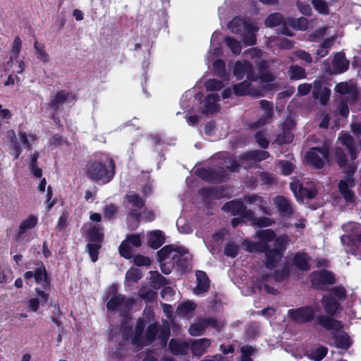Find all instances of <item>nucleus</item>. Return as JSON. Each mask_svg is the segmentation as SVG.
<instances>
[{"label":"nucleus","instance_id":"nucleus-42","mask_svg":"<svg viewBox=\"0 0 361 361\" xmlns=\"http://www.w3.org/2000/svg\"><path fill=\"white\" fill-rule=\"evenodd\" d=\"M87 237L95 243H100L103 240L104 235L96 226L90 228L87 232Z\"/></svg>","mask_w":361,"mask_h":361},{"label":"nucleus","instance_id":"nucleus-32","mask_svg":"<svg viewBox=\"0 0 361 361\" xmlns=\"http://www.w3.org/2000/svg\"><path fill=\"white\" fill-rule=\"evenodd\" d=\"M164 243V237L160 231H154L150 233L148 243L152 248L157 249Z\"/></svg>","mask_w":361,"mask_h":361},{"label":"nucleus","instance_id":"nucleus-38","mask_svg":"<svg viewBox=\"0 0 361 361\" xmlns=\"http://www.w3.org/2000/svg\"><path fill=\"white\" fill-rule=\"evenodd\" d=\"M34 280L37 283H41L44 287L48 286L47 275L45 267L43 265L35 269Z\"/></svg>","mask_w":361,"mask_h":361},{"label":"nucleus","instance_id":"nucleus-18","mask_svg":"<svg viewBox=\"0 0 361 361\" xmlns=\"http://www.w3.org/2000/svg\"><path fill=\"white\" fill-rule=\"evenodd\" d=\"M287 26H291L293 28L300 30H305L308 27V21L307 18L304 17L298 18L292 17L288 18L284 22L283 30H281L280 33L290 35V32L288 30Z\"/></svg>","mask_w":361,"mask_h":361},{"label":"nucleus","instance_id":"nucleus-35","mask_svg":"<svg viewBox=\"0 0 361 361\" xmlns=\"http://www.w3.org/2000/svg\"><path fill=\"white\" fill-rule=\"evenodd\" d=\"M286 20H283V16L279 13H274L272 14H270L265 20V25L267 27H271L280 25L281 23L283 25L284 24V22ZM282 28H283V25L282 26ZM283 30V29H281Z\"/></svg>","mask_w":361,"mask_h":361},{"label":"nucleus","instance_id":"nucleus-10","mask_svg":"<svg viewBox=\"0 0 361 361\" xmlns=\"http://www.w3.org/2000/svg\"><path fill=\"white\" fill-rule=\"evenodd\" d=\"M141 244L140 235H129L119 246V252L125 258L130 259L133 255L134 248L140 247Z\"/></svg>","mask_w":361,"mask_h":361},{"label":"nucleus","instance_id":"nucleus-61","mask_svg":"<svg viewBox=\"0 0 361 361\" xmlns=\"http://www.w3.org/2000/svg\"><path fill=\"white\" fill-rule=\"evenodd\" d=\"M139 295L145 300H152L155 298L156 293L151 288H142L140 290Z\"/></svg>","mask_w":361,"mask_h":361},{"label":"nucleus","instance_id":"nucleus-14","mask_svg":"<svg viewBox=\"0 0 361 361\" xmlns=\"http://www.w3.org/2000/svg\"><path fill=\"white\" fill-rule=\"evenodd\" d=\"M259 105L264 113L257 121L253 123L252 125V128H258L260 126L269 123L274 116V104L272 102L261 100Z\"/></svg>","mask_w":361,"mask_h":361},{"label":"nucleus","instance_id":"nucleus-58","mask_svg":"<svg viewBox=\"0 0 361 361\" xmlns=\"http://www.w3.org/2000/svg\"><path fill=\"white\" fill-rule=\"evenodd\" d=\"M207 324V328L209 326H212V328L219 331L223 328L225 325L224 321L217 320L214 318L205 319Z\"/></svg>","mask_w":361,"mask_h":361},{"label":"nucleus","instance_id":"nucleus-47","mask_svg":"<svg viewBox=\"0 0 361 361\" xmlns=\"http://www.w3.org/2000/svg\"><path fill=\"white\" fill-rule=\"evenodd\" d=\"M241 359L240 361H253L250 356L256 353V350L251 345H243L240 348Z\"/></svg>","mask_w":361,"mask_h":361},{"label":"nucleus","instance_id":"nucleus-26","mask_svg":"<svg viewBox=\"0 0 361 361\" xmlns=\"http://www.w3.org/2000/svg\"><path fill=\"white\" fill-rule=\"evenodd\" d=\"M332 66L335 73L339 74L345 72L348 68L349 63L344 56V54L337 53L332 61Z\"/></svg>","mask_w":361,"mask_h":361},{"label":"nucleus","instance_id":"nucleus-22","mask_svg":"<svg viewBox=\"0 0 361 361\" xmlns=\"http://www.w3.org/2000/svg\"><path fill=\"white\" fill-rule=\"evenodd\" d=\"M333 338L334 345L338 348L347 350L351 345L349 336L341 329L333 332Z\"/></svg>","mask_w":361,"mask_h":361},{"label":"nucleus","instance_id":"nucleus-49","mask_svg":"<svg viewBox=\"0 0 361 361\" xmlns=\"http://www.w3.org/2000/svg\"><path fill=\"white\" fill-rule=\"evenodd\" d=\"M126 198L129 203L137 208L140 209L144 204L143 200L133 192L127 194Z\"/></svg>","mask_w":361,"mask_h":361},{"label":"nucleus","instance_id":"nucleus-16","mask_svg":"<svg viewBox=\"0 0 361 361\" xmlns=\"http://www.w3.org/2000/svg\"><path fill=\"white\" fill-rule=\"evenodd\" d=\"M312 281L315 287L319 285L334 284L336 282L333 273L325 269L314 271L312 274Z\"/></svg>","mask_w":361,"mask_h":361},{"label":"nucleus","instance_id":"nucleus-2","mask_svg":"<svg viewBox=\"0 0 361 361\" xmlns=\"http://www.w3.org/2000/svg\"><path fill=\"white\" fill-rule=\"evenodd\" d=\"M338 140L342 145H344L350 156V160H348L346 154L340 147H336L335 157L339 166L343 172L348 175L346 180H341L338 183V188L341 194L347 202L355 200V193L351 188L353 187L352 176L355 173L357 166L353 161L357 158L356 145L353 137L347 133H341Z\"/></svg>","mask_w":361,"mask_h":361},{"label":"nucleus","instance_id":"nucleus-48","mask_svg":"<svg viewBox=\"0 0 361 361\" xmlns=\"http://www.w3.org/2000/svg\"><path fill=\"white\" fill-rule=\"evenodd\" d=\"M101 245L99 243H88L87 245V250L88 252V254L91 258V260L93 262H95L98 259V252L99 250L100 249Z\"/></svg>","mask_w":361,"mask_h":361},{"label":"nucleus","instance_id":"nucleus-1","mask_svg":"<svg viewBox=\"0 0 361 361\" xmlns=\"http://www.w3.org/2000/svg\"><path fill=\"white\" fill-rule=\"evenodd\" d=\"M258 242L245 240L243 243V248L250 252H264L266 256V267L272 269L281 259L283 251L290 241L287 235L276 237L271 229H264L255 233Z\"/></svg>","mask_w":361,"mask_h":361},{"label":"nucleus","instance_id":"nucleus-11","mask_svg":"<svg viewBox=\"0 0 361 361\" xmlns=\"http://www.w3.org/2000/svg\"><path fill=\"white\" fill-rule=\"evenodd\" d=\"M37 216L30 214L26 219L23 220L15 235V239L18 242L23 241L29 236V231L35 228L37 224Z\"/></svg>","mask_w":361,"mask_h":361},{"label":"nucleus","instance_id":"nucleus-39","mask_svg":"<svg viewBox=\"0 0 361 361\" xmlns=\"http://www.w3.org/2000/svg\"><path fill=\"white\" fill-rule=\"evenodd\" d=\"M335 91L341 94H351L355 97V88L353 84L347 82H340L335 87Z\"/></svg>","mask_w":361,"mask_h":361},{"label":"nucleus","instance_id":"nucleus-36","mask_svg":"<svg viewBox=\"0 0 361 361\" xmlns=\"http://www.w3.org/2000/svg\"><path fill=\"white\" fill-rule=\"evenodd\" d=\"M34 48L35 49V56L39 60L44 63H47L49 61V54L45 51V47L43 44L35 41Z\"/></svg>","mask_w":361,"mask_h":361},{"label":"nucleus","instance_id":"nucleus-57","mask_svg":"<svg viewBox=\"0 0 361 361\" xmlns=\"http://www.w3.org/2000/svg\"><path fill=\"white\" fill-rule=\"evenodd\" d=\"M281 172L284 175H289L292 173L294 169L293 164L286 160L280 161L279 163Z\"/></svg>","mask_w":361,"mask_h":361},{"label":"nucleus","instance_id":"nucleus-50","mask_svg":"<svg viewBox=\"0 0 361 361\" xmlns=\"http://www.w3.org/2000/svg\"><path fill=\"white\" fill-rule=\"evenodd\" d=\"M13 279L11 269L6 266L0 265V283H8Z\"/></svg>","mask_w":361,"mask_h":361},{"label":"nucleus","instance_id":"nucleus-4","mask_svg":"<svg viewBox=\"0 0 361 361\" xmlns=\"http://www.w3.org/2000/svg\"><path fill=\"white\" fill-rule=\"evenodd\" d=\"M86 175L88 178L107 183L113 178L115 173V165L111 158L90 161L87 164Z\"/></svg>","mask_w":361,"mask_h":361},{"label":"nucleus","instance_id":"nucleus-8","mask_svg":"<svg viewBox=\"0 0 361 361\" xmlns=\"http://www.w3.org/2000/svg\"><path fill=\"white\" fill-rule=\"evenodd\" d=\"M290 188L298 201H302L305 197L312 199L317 195V190L312 183L304 186L299 180H294L291 182Z\"/></svg>","mask_w":361,"mask_h":361},{"label":"nucleus","instance_id":"nucleus-43","mask_svg":"<svg viewBox=\"0 0 361 361\" xmlns=\"http://www.w3.org/2000/svg\"><path fill=\"white\" fill-rule=\"evenodd\" d=\"M142 277L141 271L137 268H131L126 274V281L137 283Z\"/></svg>","mask_w":361,"mask_h":361},{"label":"nucleus","instance_id":"nucleus-63","mask_svg":"<svg viewBox=\"0 0 361 361\" xmlns=\"http://www.w3.org/2000/svg\"><path fill=\"white\" fill-rule=\"evenodd\" d=\"M103 212H104V216L106 218L110 219L115 214H116L117 207L113 204H108L104 207Z\"/></svg>","mask_w":361,"mask_h":361},{"label":"nucleus","instance_id":"nucleus-24","mask_svg":"<svg viewBox=\"0 0 361 361\" xmlns=\"http://www.w3.org/2000/svg\"><path fill=\"white\" fill-rule=\"evenodd\" d=\"M169 348L173 355H185L190 348V343L184 341L171 339Z\"/></svg>","mask_w":361,"mask_h":361},{"label":"nucleus","instance_id":"nucleus-54","mask_svg":"<svg viewBox=\"0 0 361 361\" xmlns=\"http://www.w3.org/2000/svg\"><path fill=\"white\" fill-rule=\"evenodd\" d=\"M207 90L218 91L224 87L222 82L216 79H210L205 83Z\"/></svg>","mask_w":361,"mask_h":361},{"label":"nucleus","instance_id":"nucleus-7","mask_svg":"<svg viewBox=\"0 0 361 361\" xmlns=\"http://www.w3.org/2000/svg\"><path fill=\"white\" fill-rule=\"evenodd\" d=\"M116 286L109 288V294L114 295L107 303V308L110 310H118L121 317H127L128 311L133 306V299H126L123 295L116 294Z\"/></svg>","mask_w":361,"mask_h":361},{"label":"nucleus","instance_id":"nucleus-3","mask_svg":"<svg viewBox=\"0 0 361 361\" xmlns=\"http://www.w3.org/2000/svg\"><path fill=\"white\" fill-rule=\"evenodd\" d=\"M145 326L144 319H139L136 323L132 343L137 347L151 344L158 336L162 345H165L170 335V328L168 322H164L161 326L157 324H151L147 328L145 334L143 331Z\"/></svg>","mask_w":361,"mask_h":361},{"label":"nucleus","instance_id":"nucleus-37","mask_svg":"<svg viewBox=\"0 0 361 361\" xmlns=\"http://www.w3.org/2000/svg\"><path fill=\"white\" fill-rule=\"evenodd\" d=\"M200 176L209 182L219 181L224 178V174L213 170H203L200 173Z\"/></svg>","mask_w":361,"mask_h":361},{"label":"nucleus","instance_id":"nucleus-41","mask_svg":"<svg viewBox=\"0 0 361 361\" xmlns=\"http://www.w3.org/2000/svg\"><path fill=\"white\" fill-rule=\"evenodd\" d=\"M195 308L194 303L191 302H185L180 304L177 308V314L181 317L187 316L192 312Z\"/></svg>","mask_w":361,"mask_h":361},{"label":"nucleus","instance_id":"nucleus-64","mask_svg":"<svg viewBox=\"0 0 361 361\" xmlns=\"http://www.w3.org/2000/svg\"><path fill=\"white\" fill-rule=\"evenodd\" d=\"M295 55L300 59L304 61L307 63H311L312 62V58L311 57L310 54L306 52L303 50H298L295 52Z\"/></svg>","mask_w":361,"mask_h":361},{"label":"nucleus","instance_id":"nucleus-40","mask_svg":"<svg viewBox=\"0 0 361 361\" xmlns=\"http://www.w3.org/2000/svg\"><path fill=\"white\" fill-rule=\"evenodd\" d=\"M327 351V348L322 346L310 352L307 356L312 360L321 361L326 355Z\"/></svg>","mask_w":361,"mask_h":361},{"label":"nucleus","instance_id":"nucleus-60","mask_svg":"<svg viewBox=\"0 0 361 361\" xmlns=\"http://www.w3.org/2000/svg\"><path fill=\"white\" fill-rule=\"evenodd\" d=\"M18 58H16L13 55L11 54L10 59H9L8 61L7 62V65L9 67H13L14 61L18 62V69L16 71V73H22L25 70V64L22 60L18 61Z\"/></svg>","mask_w":361,"mask_h":361},{"label":"nucleus","instance_id":"nucleus-45","mask_svg":"<svg viewBox=\"0 0 361 361\" xmlns=\"http://www.w3.org/2000/svg\"><path fill=\"white\" fill-rule=\"evenodd\" d=\"M250 82L245 80L233 87V92L236 95L242 96L250 93Z\"/></svg>","mask_w":361,"mask_h":361},{"label":"nucleus","instance_id":"nucleus-28","mask_svg":"<svg viewBox=\"0 0 361 361\" xmlns=\"http://www.w3.org/2000/svg\"><path fill=\"white\" fill-rule=\"evenodd\" d=\"M219 100V96L217 94H209L204 100V112L206 114H213L216 112L219 109L217 104Z\"/></svg>","mask_w":361,"mask_h":361},{"label":"nucleus","instance_id":"nucleus-62","mask_svg":"<svg viewBox=\"0 0 361 361\" xmlns=\"http://www.w3.org/2000/svg\"><path fill=\"white\" fill-rule=\"evenodd\" d=\"M166 281L165 277L161 276L159 273H153L152 276V283L154 288L159 287V286L164 284Z\"/></svg>","mask_w":361,"mask_h":361},{"label":"nucleus","instance_id":"nucleus-33","mask_svg":"<svg viewBox=\"0 0 361 361\" xmlns=\"http://www.w3.org/2000/svg\"><path fill=\"white\" fill-rule=\"evenodd\" d=\"M294 264L301 270L306 271L310 269L309 257L307 254L298 252L293 259Z\"/></svg>","mask_w":361,"mask_h":361},{"label":"nucleus","instance_id":"nucleus-56","mask_svg":"<svg viewBox=\"0 0 361 361\" xmlns=\"http://www.w3.org/2000/svg\"><path fill=\"white\" fill-rule=\"evenodd\" d=\"M214 70L219 77H223L225 73V63L221 59H217L213 63Z\"/></svg>","mask_w":361,"mask_h":361},{"label":"nucleus","instance_id":"nucleus-21","mask_svg":"<svg viewBox=\"0 0 361 361\" xmlns=\"http://www.w3.org/2000/svg\"><path fill=\"white\" fill-rule=\"evenodd\" d=\"M210 345V341L207 338L192 340L190 343L192 353L195 356L200 357Z\"/></svg>","mask_w":361,"mask_h":361},{"label":"nucleus","instance_id":"nucleus-6","mask_svg":"<svg viewBox=\"0 0 361 361\" xmlns=\"http://www.w3.org/2000/svg\"><path fill=\"white\" fill-rule=\"evenodd\" d=\"M6 137L9 140V152L15 159H18L22 152V148L27 150L31 149L27 134L23 130H19L18 135H16L13 130H8Z\"/></svg>","mask_w":361,"mask_h":361},{"label":"nucleus","instance_id":"nucleus-27","mask_svg":"<svg viewBox=\"0 0 361 361\" xmlns=\"http://www.w3.org/2000/svg\"><path fill=\"white\" fill-rule=\"evenodd\" d=\"M178 255L174 259L173 264L179 266L182 269H188L190 266L191 257L183 248H178Z\"/></svg>","mask_w":361,"mask_h":361},{"label":"nucleus","instance_id":"nucleus-12","mask_svg":"<svg viewBox=\"0 0 361 361\" xmlns=\"http://www.w3.org/2000/svg\"><path fill=\"white\" fill-rule=\"evenodd\" d=\"M288 316L295 322L302 324L311 321L314 317V310L311 307H303L289 310Z\"/></svg>","mask_w":361,"mask_h":361},{"label":"nucleus","instance_id":"nucleus-31","mask_svg":"<svg viewBox=\"0 0 361 361\" xmlns=\"http://www.w3.org/2000/svg\"><path fill=\"white\" fill-rule=\"evenodd\" d=\"M70 96V94L65 91L59 92L51 101V109H52L54 111H57L59 108V106L66 102L69 99Z\"/></svg>","mask_w":361,"mask_h":361},{"label":"nucleus","instance_id":"nucleus-23","mask_svg":"<svg viewBox=\"0 0 361 361\" xmlns=\"http://www.w3.org/2000/svg\"><path fill=\"white\" fill-rule=\"evenodd\" d=\"M157 255L160 263L168 262V259L172 260V263L174 259H176L178 255V248L173 249L171 245H166L157 252Z\"/></svg>","mask_w":361,"mask_h":361},{"label":"nucleus","instance_id":"nucleus-30","mask_svg":"<svg viewBox=\"0 0 361 361\" xmlns=\"http://www.w3.org/2000/svg\"><path fill=\"white\" fill-rule=\"evenodd\" d=\"M322 302L327 314L333 315L336 312L338 308V303L334 298L330 295H326L322 298Z\"/></svg>","mask_w":361,"mask_h":361},{"label":"nucleus","instance_id":"nucleus-29","mask_svg":"<svg viewBox=\"0 0 361 361\" xmlns=\"http://www.w3.org/2000/svg\"><path fill=\"white\" fill-rule=\"evenodd\" d=\"M222 209L225 212H231L233 215H238L244 213L245 207L241 201H231L226 203Z\"/></svg>","mask_w":361,"mask_h":361},{"label":"nucleus","instance_id":"nucleus-44","mask_svg":"<svg viewBox=\"0 0 361 361\" xmlns=\"http://www.w3.org/2000/svg\"><path fill=\"white\" fill-rule=\"evenodd\" d=\"M289 75L291 79L299 80L305 77V71L298 66H291L289 68Z\"/></svg>","mask_w":361,"mask_h":361},{"label":"nucleus","instance_id":"nucleus-46","mask_svg":"<svg viewBox=\"0 0 361 361\" xmlns=\"http://www.w3.org/2000/svg\"><path fill=\"white\" fill-rule=\"evenodd\" d=\"M224 42L233 54L238 55L240 53L241 46L240 42L231 37L225 38Z\"/></svg>","mask_w":361,"mask_h":361},{"label":"nucleus","instance_id":"nucleus-20","mask_svg":"<svg viewBox=\"0 0 361 361\" xmlns=\"http://www.w3.org/2000/svg\"><path fill=\"white\" fill-rule=\"evenodd\" d=\"M269 157V154L267 151L254 150L249 152L241 157V164L243 165H249V161H261Z\"/></svg>","mask_w":361,"mask_h":361},{"label":"nucleus","instance_id":"nucleus-17","mask_svg":"<svg viewBox=\"0 0 361 361\" xmlns=\"http://www.w3.org/2000/svg\"><path fill=\"white\" fill-rule=\"evenodd\" d=\"M312 96L314 99H319L320 104L326 105L329 100L330 90L323 86L321 80H314L312 87Z\"/></svg>","mask_w":361,"mask_h":361},{"label":"nucleus","instance_id":"nucleus-13","mask_svg":"<svg viewBox=\"0 0 361 361\" xmlns=\"http://www.w3.org/2000/svg\"><path fill=\"white\" fill-rule=\"evenodd\" d=\"M233 74L238 80H241L245 74L247 75V78L250 80H255L257 79L253 72L252 64L247 61H236L233 66Z\"/></svg>","mask_w":361,"mask_h":361},{"label":"nucleus","instance_id":"nucleus-59","mask_svg":"<svg viewBox=\"0 0 361 361\" xmlns=\"http://www.w3.org/2000/svg\"><path fill=\"white\" fill-rule=\"evenodd\" d=\"M22 46V42L19 37H16L12 44L11 47V54L13 55L16 58H18L19 54L20 52Z\"/></svg>","mask_w":361,"mask_h":361},{"label":"nucleus","instance_id":"nucleus-53","mask_svg":"<svg viewBox=\"0 0 361 361\" xmlns=\"http://www.w3.org/2000/svg\"><path fill=\"white\" fill-rule=\"evenodd\" d=\"M238 250L239 247L236 244L230 242L226 245L224 249V254L228 257L234 258L237 256Z\"/></svg>","mask_w":361,"mask_h":361},{"label":"nucleus","instance_id":"nucleus-51","mask_svg":"<svg viewBox=\"0 0 361 361\" xmlns=\"http://www.w3.org/2000/svg\"><path fill=\"white\" fill-rule=\"evenodd\" d=\"M255 140L262 148H267L269 142L267 138V133L264 131H258L255 135Z\"/></svg>","mask_w":361,"mask_h":361},{"label":"nucleus","instance_id":"nucleus-34","mask_svg":"<svg viewBox=\"0 0 361 361\" xmlns=\"http://www.w3.org/2000/svg\"><path fill=\"white\" fill-rule=\"evenodd\" d=\"M207 328L206 321L204 319L197 320V322L190 325L189 332L191 336H198L203 334Z\"/></svg>","mask_w":361,"mask_h":361},{"label":"nucleus","instance_id":"nucleus-25","mask_svg":"<svg viewBox=\"0 0 361 361\" xmlns=\"http://www.w3.org/2000/svg\"><path fill=\"white\" fill-rule=\"evenodd\" d=\"M318 324L327 330L337 331L343 327L342 323L327 316H319L317 318Z\"/></svg>","mask_w":361,"mask_h":361},{"label":"nucleus","instance_id":"nucleus-15","mask_svg":"<svg viewBox=\"0 0 361 361\" xmlns=\"http://www.w3.org/2000/svg\"><path fill=\"white\" fill-rule=\"evenodd\" d=\"M274 204L279 214L284 217H290L294 214V209L289 200L282 195L274 199Z\"/></svg>","mask_w":361,"mask_h":361},{"label":"nucleus","instance_id":"nucleus-52","mask_svg":"<svg viewBox=\"0 0 361 361\" xmlns=\"http://www.w3.org/2000/svg\"><path fill=\"white\" fill-rule=\"evenodd\" d=\"M312 4L314 8L322 14H328L329 8L326 1L324 0H312Z\"/></svg>","mask_w":361,"mask_h":361},{"label":"nucleus","instance_id":"nucleus-19","mask_svg":"<svg viewBox=\"0 0 361 361\" xmlns=\"http://www.w3.org/2000/svg\"><path fill=\"white\" fill-rule=\"evenodd\" d=\"M209 288V279L206 274L202 271L196 272V286L193 292L197 295H202L206 293Z\"/></svg>","mask_w":361,"mask_h":361},{"label":"nucleus","instance_id":"nucleus-9","mask_svg":"<svg viewBox=\"0 0 361 361\" xmlns=\"http://www.w3.org/2000/svg\"><path fill=\"white\" fill-rule=\"evenodd\" d=\"M329 149L326 147L322 148H312L306 154L305 158L310 164L317 169H321L324 165V161L328 159Z\"/></svg>","mask_w":361,"mask_h":361},{"label":"nucleus","instance_id":"nucleus-5","mask_svg":"<svg viewBox=\"0 0 361 361\" xmlns=\"http://www.w3.org/2000/svg\"><path fill=\"white\" fill-rule=\"evenodd\" d=\"M228 27L233 33H240L242 35L243 43L246 46H251L256 43L255 33L258 27L238 17L234 18L228 23Z\"/></svg>","mask_w":361,"mask_h":361},{"label":"nucleus","instance_id":"nucleus-55","mask_svg":"<svg viewBox=\"0 0 361 361\" xmlns=\"http://www.w3.org/2000/svg\"><path fill=\"white\" fill-rule=\"evenodd\" d=\"M274 223V221L268 217H258L253 219V224L258 227H268Z\"/></svg>","mask_w":361,"mask_h":361}]
</instances>
